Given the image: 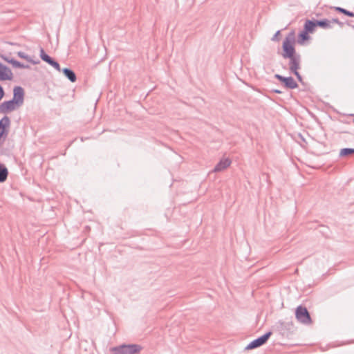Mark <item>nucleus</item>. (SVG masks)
<instances>
[{"label": "nucleus", "mask_w": 354, "mask_h": 354, "mask_svg": "<svg viewBox=\"0 0 354 354\" xmlns=\"http://www.w3.org/2000/svg\"><path fill=\"white\" fill-rule=\"evenodd\" d=\"M10 120L8 116H4L0 120V137L6 136L8 134V128L10 127Z\"/></svg>", "instance_id": "obj_11"}, {"label": "nucleus", "mask_w": 354, "mask_h": 354, "mask_svg": "<svg viewBox=\"0 0 354 354\" xmlns=\"http://www.w3.org/2000/svg\"><path fill=\"white\" fill-rule=\"evenodd\" d=\"M40 57L43 61L47 62L57 71L59 72L62 71V69H61L60 68L59 63L55 61L53 59H52L49 55L46 54L44 50L42 48H40Z\"/></svg>", "instance_id": "obj_7"}, {"label": "nucleus", "mask_w": 354, "mask_h": 354, "mask_svg": "<svg viewBox=\"0 0 354 354\" xmlns=\"http://www.w3.org/2000/svg\"><path fill=\"white\" fill-rule=\"evenodd\" d=\"M271 335H272V332H270V331L266 333V334H264L261 337H260L253 340L252 342H251L246 346L245 348L248 349V350H251V349H254V348H256L257 347H259V346L263 345L268 341V339L271 336Z\"/></svg>", "instance_id": "obj_4"}, {"label": "nucleus", "mask_w": 354, "mask_h": 354, "mask_svg": "<svg viewBox=\"0 0 354 354\" xmlns=\"http://www.w3.org/2000/svg\"><path fill=\"white\" fill-rule=\"evenodd\" d=\"M334 9L341 13L344 14L345 15H347L350 17H354V12L348 11L344 8H342L341 7H334Z\"/></svg>", "instance_id": "obj_19"}, {"label": "nucleus", "mask_w": 354, "mask_h": 354, "mask_svg": "<svg viewBox=\"0 0 354 354\" xmlns=\"http://www.w3.org/2000/svg\"><path fill=\"white\" fill-rule=\"evenodd\" d=\"M62 72L71 82H75L76 81V75L72 70L65 68L62 69Z\"/></svg>", "instance_id": "obj_13"}, {"label": "nucleus", "mask_w": 354, "mask_h": 354, "mask_svg": "<svg viewBox=\"0 0 354 354\" xmlns=\"http://www.w3.org/2000/svg\"><path fill=\"white\" fill-rule=\"evenodd\" d=\"M13 78L12 71L6 66L0 63V80H11Z\"/></svg>", "instance_id": "obj_9"}, {"label": "nucleus", "mask_w": 354, "mask_h": 354, "mask_svg": "<svg viewBox=\"0 0 354 354\" xmlns=\"http://www.w3.org/2000/svg\"><path fill=\"white\" fill-rule=\"evenodd\" d=\"M274 77L283 82L285 86L288 88H295L298 86L292 77H285L279 74H276Z\"/></svg>", "instance_id": "obj_10"}, {"label": "nucleus", "mask_w": 354, "mask_h": 354, "mask_svg": "<svg viewBox=\"0 0 354 354\" xmlns=\"http://www.w3.org/2000/svg\"><path fill=\"white\" fill-rule=\"evenodd\" d=\"M280 34V30L277 31V32L274 35V36L272 38V41H277L278 40V36Z\"/></svg>", "instance_id": "obj_22"}, {"label": "nucleus", "mask_w": 354, "mask_h": 354, "mask_svg": "<svg viewBox=\"0 0 354 354\" xmlns=\"http://www.w3.org/2000/svg\"><path fill=\"white\" fill-rule=\"evenodd\" d=\"M332 22H333V23H335V24H338V25H339V26H341V27H342V26H343V25H344V24H343L342 22H341V21H339L337 19H333L332 20Z\"/></svg>", "instance_id": "obj_23"}, {"label": "nucleus", "mask_w": 354, "mask_h": 354, "mask_svg": "<svg viewBox=\"0 0 354 354\" xmlns=\"http://www.w3.org/2000/svg\"><path fill=\"white\" fill-rule=\"evenodd\" d=\"M10 64L15 68H28V66L24 65V64L20 63L19 62H18V61H17V60H15L14 59H12V58L10 59Z\"/></svg>", "instance_id": "obj_20"}, {"label": "nucleus", "mask_w": 354, "mask_h": 354, "mask_svg": "<svg viewBox=\"0 0 354 354\" xmlns=\"http://www.w3.org/2000/svg\"><path fill=\"white\" fill-rule=\"evenodd\" d=\"M308 32L304 30L299 35L297 41L299 44H302L304 41L308 40Z\"/></svg>", "instance_id": "obj_17"}, {"label": "nucleus", "mask_w": 354, "mask_h": 354, "mask_svg": "<svg viewBox=\"0 0 354 354\" xmlns=\"http://www.w3.org/2000/svg\"><path fill=\"white\" fill-rule=\"evenodd\" d=\"M141 350L138 344H122L111 348L110 351L113 354H139Z\"/></svg>", "instance_id": "obj_2"}, {"label": "nucleus", "mask_w": 354, "mask_h": 354, "mask_svg": "<svg viewBox=\"0 0 354 354\" xmlns=\"http://www.w3.org/2000/svg\"><path fill=\"white\" fill-rule=\"evenodd\" d=\"M295 43V33L294 32H290L288 34V35L286 37L283 42V53L282 57L285 59L287 58H292V57H294L297 55L295 54V49L293 46Z\"/></svg>", "instance_id": "obj_1"}, {"label": "nucleus", "mask_w": 354, "mask_h": 354, "mask_svg": "<svg viewBox=\"0 0 354 354\" xmlns=\"http://www.w3.org/2000/svg\"><path fill=\"white\" fill-rule=\"evenodd\" d=\"M290 59L289 62V68L292 73H293L297 77L301 80V77L300 74L298 73V69L299 68L300 62H301V57L299 55H295L294 57H292V58Z\"/></svg>", "instance_id": "obj_5"}, {"label": "nucleus", "mask_w": 354, "mask_h": 354, "mask_svg": "<svg viewBox=\"0 0 354 354\" xmlns=\"http://www.w3.org/2000/svg\"><path fill=\"white\" fill-rule=\"evenodd\" d=\"M4 96V91L2 88V86L0 85V100Z\"/></svg>", "instance_id": "obj_25"}, {"label": "nucleus", "mask_w": 354, "mask_h": 354, "mask_svg": "<svg viewBox=\"0 0 354 354\" xmlns=\"http://www.w3.org/2000/svg\"><path fill=\"white\" fill-rule=\"evenodd\" d=\"M354 153V149L351 148H344L342 149L339 151V156L344 157L346 156H349Z\"/></svg>", "instance_id": "obj_18"}, {"label": "nucleus", "mask_w": 354, "mask_h": 354, "mask_svg": "<svg viewBox=\"0 0 354 354\" xmlns=\"http://www.w3.org/2000/svg\"><path fill=\"white\" fill-rule=\"evenodd\" d=\"M317 26H320L323 28H331L330 21L328 19L323 20H315Z\"/></svg>", "instance_id": "obj_16"}, {"label": "nucleus", "mask_w": 354, "mask_h": 354, "mask_svg": "<svg viewBox=\"0 0 354 354\" xmlns=\"http://www.w3.org/2000/svg\"><path fill=\"white\" fill-rule=\"evenodd\" d=\"M17 55L20 58L26 59L28 62H32L33 64H36L37 63V62H32V59H30V57L28 55H26L25 53H24V52H21V51L18 52L17 53Z\"/></svg>", "instance_id": "obj_21"}, {"label": "nucleus", "mask_w": 354, "mask_h": 354, "mask_svg": "<svg viewBox=\"0 0 354 354\" xmlns=\"http://www.w3.org/2000/svg\"><path fill=\"white\" fill-rule=\"evenodd\" d=\"M1 57L4 60L6 61V62L8 63H10V58H9L8 57L6 56V55H1Z\"/></svg>", "instance_id": "obj_24"}, {"label": "nucleus", "mask_w": 354, "mask_h": 354, "mask_svg": "<svg viewBox=\"0 0 354 354\" xmlns=\"http://www.w3.org/2000/svg\"><path fill=\"white\" fill-rule=\"evenodd\" d=\"M8 175L7 168L2 164H0V183H3L6 180Z\"/></svg>", "instance_id": "obj_15"}, {"label": "nucleus", "mask_w": 354, "mask_h": 354, "mask_svg": "<svg viewBox=\"0 0 354 354\" xmlns=\"http://www.w3.org/2000/svg\"><path fill=\"white\" fill-rule=\"evenodd\" d=\"M19 107H20V106L12 100L6 101L0 104V113L6 114L16 110Z\"/></svg>", "instance_id": "obj_6"}, {"label": "nucleus", "mask_w": 354, "mask_h": 354, "mask_svg": "<svg viewBox=\"0 0 354 354\" xmlns=\"http://www.w3.org/2000/svg\"><path fill=\"white\" fill-rule=\"evenodd\" d=\"M231 160L229 158H223L220 162L215 166L214 169V172H219L225 170L231 165Z\"/></svg>", "instance_id": "obj_12"}, {"label": "nucleus", "mask_w": 354, "mask_h": 354, "mask_svg": "<svg viewBox=\"0 0 354 354\" xmlns=\"http://www.w3.org/2000/svg\"><path fill=\"white\" fill-rule=\"evenodd\" d=\"M295 317L298 322L304 324H310L311 318L306 307L299 306L296 308Z\"/></svg>", "instance_id": "obj_3"}, {"label": "nucleus", "mask_w": 354, "mask_h": 354, "mask_svg": "<svg viewBox=\"0 0 354 354\" xmlns=\"http://www.w3.org/2000/svg\"><path fill=\"white\" fill-rule=\"evenodd\" d=\"M317 27L316 21L311 20H306L304 24V30L308 33L314 32L315 28Z\"/></svg>", "instance_id": "obj_14"}, {"label": "nucleus", "mask_w": 354, "mask_h": 354, "mask_svg": "<svg viewBox=\"0 0 354 354\" xmlns=\"http://www.w3.org/2000/svg\"><path fill=\"white\" fill-rule=\"evenodd\" d=\"M24 89L20 86H16L13 90V98L12 100L16 102L20 106L24 103Z\"/></svg>", "instance_id": "obj_8"}, {"label": "nucleus", "mask_w": 354, "mask_h": 354, "mask_svg": "<svg viewBox=\"0 0 354 354\" xmlns=\"http://www.w3.org/2000/svg\"><path fill=\"white\" fill-rule=\"evenodd\" d=\"M274 91L275 93H281V92L280 91H279V90H274Z\"/></svg>", "instance_id": "obj_26"}]
</instances>
